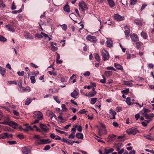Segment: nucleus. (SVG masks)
Masks as SVG:
<instances>
[{
  "mask_svg": "<svg viewBox=\"0 0 154 154\" xmlns=\"http://www.w3.org/2000/svg\"><path fill=\"white\" fill-rule=\"evenodd\" d=\"M51 142V141L49 139H41L40 142H38V144L40 145L43 144H46L49 143Z\"/></svg>",
  "mask_w": 154,
  "mask_h": 154,
  "instance_id": "6e6552de",
  "label": "nucleus"
},
{
  "mask_svg": "<svg viewBox=\"0 0 154 154\" xmlns=\"http://www.w3.org/2000/svg\"><path fill=\"white\" fill-rule=\"evenodd\" d=\"M52 112L49 111V110H47L46 112V114L47 115V116H50V115H51V114L52 113Z\"/></svg>",
  "mask_w": 154,
  "mask_h": 154,
  "instance_id": "0e129e2a",
  "label": "nucleus"
},
{
  "mask_svg": "<svg viewBox=\"0 0 154 154\" xmlns=\"http://www.w3.org/2000/svg\"><path fill=\"white\" fill-rule=\"evenodd\" d=\"M101 126L103 128H100L98 127V134L100 136H101L103 134H106L107 133V131L106 129V126L104 124H102Z\"/></svg>",
  "mask_w": 154,
  "mask_h": 154,
  "instance_id": "20e7f679",
  "label": "nucleus"
},
{
  "mask_svg": "<svg viewBox=\"0 0 154 154\" xmlns=\"http://www.w3.org/2000/svg\"><path fill=\"white\" fill-rule=\"evenodd\" d=\"M83 75L85 76H88L90 75V73L89 71H86L83 74Z\"/></svg>",
  "mask_w": 154,
  "mask_h": 154,
  "instance_id": "bf43d9fd",
  "label": "nucleus"
},
{
  "mask_svg": "<svg viewBox=\"0 0 154 154\" xmlns=\"http://www.w3.org/2000/svg\"><path fill=\"white\" fill-rule=\"evenodd\" d=\"M109 113L110 114H111L112 116L116 115V112L113 110L112 109H111L109 110Z\"/></svg>",
  "mask_w": 154,
  "mask_h": 154,
  "instance_id": "79ce46f5",
  "label": "nucleus"
},
{
  "mask_svg": "<svg viewBox=\"0 0 154 154\" xmlns=\"http://www.w3.org/2000/svg\"><path fill=\"white\" fill-rule=\"evenodd\" d=\"M17 73L19 76H22L24 75V71H22L21 72H18Z\"/></svg>",
  "mask_w": 154,
  "mask_h": 154,
  "instance_id": "a18cd8bd",
  "label": "nucleus"
},
{
  "mask_svg": "<svg viewBox=\"0 0 154 154\" xmlns=\"http://www.w3.org/2000/svg\"><path fill=\"white\" fill-rule=\"evenodd\" d=\"M97 100V98H93L91 99V100L90 103L91 104H94Z\"/></svg>",
  "mask_w": 154,
  "mask_h": 154,
  "instance_id": "e433bc0d",
  "label": "nucleus"
},
{
  "mask_svg": "<svg viewBox=\"0 0 154 154\" xmlns=\"http://www.w3.org/2000/svg\"><path fill=\"white\" fill-rule=\"evenodd\" d=\"M116 135L114 134H111L109 135L107 138V141L109 142H112L113 141V138L116 137Z\"/></svg>",
  "mask_w": 154,
  "mask_h": 154,
  "instance_id": "f3484780",
  "label": "nucleus"
},
{
  "mask_svg": "<svg viewBox=\"0 0 154 154\" xmlns=\"http://www.w3.org/2000/svg\"><path fill=\"white\" fill-rule=\"evenodd\" d=\"M51 147L49 145H47L45 146L44 148V150H48L50 149Z\"/></svg>",
  "mask_w": 154,
  "mask_h": 154,
  "instance_id": "774afa93",
  "label": "nucleus"
},
{
  "mask_svg": "<svg viewBox=\"0 0 154 154\" xmlns=\"http://www.w3.org/2000/svg\"><path fill=\"white\" fill-rule=\"evenodd\" d=\"M130 37L132 41L135 42L139 41V39L137 35L135 34H131Z\"/></svg>",
  "mask_w": 154,
  "mask_h": 154,
  "instance_id": "1a4fd4ad",
  "label": "nucleus"
},
{
  "mask_svg": "<svg viewBox=\"0 0 154 154\" xmlns=\"http://www.w3.org/2000/svg\"><path fill=\"white\" fill-rule=\"evenodd\" d=\"M114 66L117 69L120 70H123V68L122 67L121 65L119 64L115 63H114Z\"/></svg>",
  "mask_w": 154,
  "mask_h": 154,
  "instance_id": "4be33fe9",
  "label": "nucleus"
},
{
  "mask_svg": "<svg viewBox=\"0 0 154 154\" xmlns=\"http://www.w3.org/2000/svg\"><path fill=\"white\" fill-rule=\"evenodd\" d=\"M84 3V2L82 1L79 3V10L81 11H83V9Z\"/></svg>",
  "mask_w": 154,
  "mask_h": 154,
  "instance_id": "aec40b11",
  "label": "nucleus"
},
{
  "mask_svg": "<svg viewBox=\"0 0 154 154\" xmlns=\"http://www.w3.org/2000/svg\"><path fill=\"white\" fill-rule=\"evenodd\" d=\"M95 59L98 61L99 62L100 60V56L97 54H95Z\"/></svg>",
  "mask_w": 154,
  "mask_h": 154,
  "instance_id": "58836bf2",
  "label": "nucleus"
},
{
  "mask_svg": "<svg viewBox=\"0 0 154 154\" xmlns=\"http://www.w3.org/2000/svg\"><path fill=\"white\" fill-rule=\"evenodd\" d=\"M25 38H30L31 39H33V37L29 33H27L25 35Z\"/></svg>",
  "mask_w": 154,
  "mask_h": 154,
  "instance_id": "72a5a7b5",
  "label": "nucleus"
},
{
  "mask_svg": "<svg viewBox=\"0 0 154 154\" xmlns=\"http://www.w3.org/2000/svg\"><path fill=\"white\" fill-rule=\"evenodd\" d=\"M141 35L144 39H146L147 37V35L146 33L144 32H142L141 33Z\"/></svg>",
  "mask_w": 154,
  "mask_h": 154,
  "instance_id": "473e14b6",
  "label": "nucleus"
},
{
  "mask_svg": "<svg viewBox=\"0 0 154 154\" xmlns=\"http://www.w3.org/2000/svg\"><path fill=\"white\" fill-rule=\"evenodd\" d=\"M26 127L25 128H22L21 130H23L24 132H27L29 131H33V128L29 125L28 124H26L23 125Z\"/></svg>",
  "mask_w": 154,
  "mask_h": 154,
  "instance_id": "0eeeda50",
  "label": "nucleus"
},
{
  "mask_svg": "<svg viewBox=\"0 0 154 154\" xmlns=\"http://www.w3.org/2000/svg\"><path fill=\"white\" fill-rule=\"evenodd\" d=\"M8 136L7 133H4L0 134V139H5Z\"/></svg>",
  "mask_w": 154,
  "mask_h": 154,
  "instance_id": "5701e85b",
  "label": "nucleus"
},
{
  "mask_svg": "<svg viewBox=\"0 0 154 154\" xmlns=\"http://www.w3.org/2000/svg\"><path fill=\"white\" fill-rule=\"evenodd\" d=\"M102 76L103 78V79H101L100 80V82L103 83H105L106 82V79L105 78L104 76L103 75H102Z\"/></svg>",
  "mask_w": 154,
  "mask_h": 154,
  "instance_id": "49530a36",
  "label": "nucleus"
},
{
  "mask_svg": "<svg viewBox=\"0 0 154 154\" xmlns=\"http://www.w3.org/2000/svg\"><path fill=\"white\" fill-rule=\"evenodd\" d=\"M41 136L37 135H34V138L37 139V141H38V142H40L41 139Z\"/></svg>",
  "mask_w": 154,
  "mask_h": 154,
  "instance_id": "7c9ffc66",
  "label": "nucleus"
},
{
  "mask_svg": "<svg viewBox=\"0 0 154 154\" xmlns=\"http://www.w3.org/2000/svg\"><path fill=\"white\" fill-rule=\"evenodd\" d=\"M33 116L34 119L37 118L39 120H41L43 118L42 112L40 111H36L34 112Z\"/></svg>",
  "mask_w": 154,
  "mask_h": 154,
  "instance_id": "7ed1b4c3",
  "label": "nucleus"
},
{
  "mask_svg": "<svg viewBox=\"0 0 154 154\" xmlns=\"http://www.w3.org/2000/svg\"><path fill=\"white\" fill-rule=\"evenodd\" d=\"M13 112L14 114L16 116H19V113L16 110H13Z\"/></svg>",
  "mask_w": 154,
  "mask_h": 154,
  "instance_id": "338daca9",
  "label": "nucleus"
},
{
  "mask_svg": "<svg viewBox=\"0 0 154 154\" xmlns=\"http://www.w3.org/2000/svg\"><path fill=\"white\" fill-rule=\"evenodd\" d=\"M50 117L51 119H53V117L55 119H56V118H57L56 116L53 113V112H52V113L51 114V115H50Z\"/></svg>",
  "mask_w": 154,
  "mask_h": 154,
  "instance_id": "052dcab7",
  "label": "nucleus"
},
{
  "mask_svg": "<svg viewBox=\"0 0 154 154\" xmlns=\"http://www.w3.org/2000/svg\"><path fill=\"white\" fill-rule=\"evenodd\" d=\"M0 124L7 125L11 127L14 126V128H16V127L18 126V124L14 122L11 121L9 117L5 119L4 122H0Z\"/></svg>",
  "mask_w": 154,
  "mask_h": 154,
  "instance_id": "f257e3e1",
  "label": "nucleus"
},
{
  "mask_svg": "<svg viewBox=\"0 0 154 154\" xmlns=\"http://www.w3.org/2000/svg\"><path fill=\"white\" fill-rule=\"evenodd\" d=\"M114 18L115 20L120 21L124 19V17L119 15L118 14H116L114 16Z\"/></svg>",
  "mask_w": 154,
  "mask_h": 154,
  "instance_id": "f8f14e48",
  "label": "nucleus"
},
{
  "mask_svg": "<svg viewBox=\"0 0 154 154\" xmlns=\"http://www.w3.org/2000/svg\"><path fill=\"white\" fill-rule=\"evenodd\" d=\"M30 80L32 83H34L35 82V76H31L30 77Z\"/></svg>",
  "mask_w": 154,
  "mask_h": 154,
  "instance_id": "ea45409f",
  "label": "nucleus"
},
{
  "mask_svg": "<svg viewBox=\"0 0 154 154\" xmlns=\"http://www.w3.org/2000/svg\"><path fill=\"white\" fill-rule=\"evenodd\" d=\"M106 69L107 70H112L113 71H116V69L114 68L112 66H108L106 68Z\"/></svg>",
  "mask_w": 154,
  "mask_h": 154,
  "instance_id": "13d9d810",
  "label": "nucleus"
},
{
  "mask_svg": "<svg viewBox=\"0 0 154 154\" xmlns=\"http://www.w3.org/2000/svg\"><path fill=\"white\" fill-rule=\"evenodd\" d=\"M6 39L2 35H0V41L4 42L6 41Z\"/></svg>",
  "mask_w": 154,
  "mask_h": 154,
  "instance_id": "c03bdc74",
  "label": "nucleus"
},
{
  "mask_svg": "<svg viewBox=\"0 0 154 154\" xmlns=\"http://www.w3.org/2000/svg\"><path fill=\"white\" fill-rule=\"evenodd\" d=\"M134 22L137 25H142L141 21L140 20H134Z\"/></svg>",
  "mask_w": 154,
  "mask_h": 154,
  "instance_id": "c85d7f7f",
  "label": "nucleus"
},
{
  "mask_svg": "<svg viewBox=\"0 0 154 154\" xmlns=\"http://www.w3.org/2000/svg\"><path fill=\"white\" fill-rule=\"evenodd\" d=\"M143 116L147 119H150L154 117V114L153 113L150 114H143Z\"/></svg>",
  "mask_w": 154,
  "mask_h": 154,
  "instance_id": "9b49d317",
  "label": "nucleus"
},
{
  "mask_svg": "<svg viewBox=\"0 0 154 154\" xmlns=\"http://www.w3.org/2000/svg\"><path fill=\"white\" fill-rule=\"evenodd\" d=\"M79 90L77 89H75L74 91L71 93V96L75 99H76L77 98V96L79 95Z\"/></svg>",
  "mask_w": 154,
  "mask_h": 154,
  "instance_id": "9d476101",
  "label": "nucleus"
},
{
  "mask_svg": "<svg viewBox=\"0 0 154 154\" xmlns=\"http://www.w3.org/2000/svg\"><path fill=\"white\" fill-rule=\"evenodd\" d=\"M22 81L20 79L19 81V83L18 85V87L19 89H21L22 88H24V87L22 86Z\"/></svg>",
  "mask_w": 154,
  "mask_h": 154,
  "instance_id": "cd10ccee",
  "label": "nucleus"
},
{
  "mask_svg": "<svg viewBox=\"0 0 154 154\" xmlns=\"http://www.w3.org/2000/svg\"><path fill=\"white\" fill-rule=\"evenodd\" d=\"M125 35H126V37H128L130 35V29L128 28V29L125 30Z\"/></svg>",
  "mask_w": 154,
  "mask_h": 154,
  "instance_id": "c9c22d12",
  "label": "nucleus"
},
{
  "mask_svg": "<svg viewBox=\"0 0 154 154\" xmlns=\"http://www.w3.org/2000/svg\"><path fill=\"white\" fill-rule=\"evenodd\" d=\"M40 127L45 132H47L49 128L45 125L41 124L40 125Z\"/></svg>",
  "mask_w": 154,
  "mask_h": 154,
  "instance_id": "ddd939ff",
  "label": "nucleus"
},
{
  "mask_svg": "<svg viewBox=\"0 0 154 154\" xmlns=\"http://www.w3.org/2000/svg\"><path fill=\"white\" fill-rule=\"evenodd\" d=\"M22 12V10L20 9L19 10L17 11H14L12 12V13L13 14H16L17 13H20Z\"/></svg>",
  "mask_w": 154,
  "mask_h": 154,
  "instance_id": "4d7b16f0",
  "label": "nucleus"
},
{
  "mask_svg": "<svg viewBox=\"0 0 154 154\" xmlns=\"http://www.w3.org/2000/svg\"><path fill=\"white\" fill-rule=\"evenodd\" d=\"M97 92L96 91L90 92L88 94H86L85 96L88 97H92L95 95Z\"/></svg>",
  "mask_w": 154,
  "mask_h": 154,
  "instance_id": "2eb2a0df",
  "label": "nucleus"
},
{
  "mask_svg": "<svg viewBox=\"0 0 154 154\" xmlns=\"http://www.w3.org/2000/svg\"><path fill=\"white\" fill-rule=\"evenodd\" d=\"M126 132L129 135L133 134L134 135L139 132V131L137 128L133 127L128 129L127 130Z\"/></svg>",
  "mask_w": 154,
  "mask_h": 154,
  "instance_id": "f03ea898",
  "label": "nucleus"
},
{
  "mask_svg": "<svg viewBox=\"0 0 154 154\" xmlns=\"http://www.w3.org/2000/svg\"><path fill=\"white\" fill-rule=\"evenodd\" d=\"M114 149L113 148H111L109 149H105V154H107L109 153L112 152Z\"/></svg>",
  "mask_w": 154,
  "mask_h": 154,
  "instance_id": "c756f323",
  "label": "nucleus"
},
{
  "mask_svg": "<svg viewBox=\"0 0 154 154\" xmlns=\"http://www.w3.org/2000/svg\"><path fill=\"white\" fill-rule=\"evenodd\" d=\"M8 143L10 145H14L17 143V142L15 141H8Z\"/></svg>",
  "mask_w": 154,
  "mask_h": 154,
  "instance_id": "3c124183",
  "label": "nucleus"
},
{
  "mask_svg": "<svg viewBox=\"0 0 154 154\" xmlns=\"http://www.w3.org/2000/svg\"><path fill=\"white\" fill-rule=\"evenodd\" d=\"M58 48L54 45H51V50L53 51H55L57 50Z\"/></svg>",
  "mask_w": 154,
  "mask_h": 154,
  "instance_id": "de8ad7c7",
  "label": "nucleus"
},
{
  "mask_svg": "<svg viewBox=\"0 0 154 154\" xmlns=\"http://www.w3.org/2000/svg\"><path fill=\"white\" fill-rule=\"evenodd\" d=\"M60 25L61 26L62 28L65 31L66 30L67 28V26L65 24H63L62 25Z\"/></svg>",
  "mask_w": 154,
  "mask_h": 154,
  "instance_id": "37998d69",
  "label": "nucleus"
},
{
  "mask_svg": "<svg viewBox=\"0 0 154 154\" xmlns=\"http://www.w3.org/2000/svg\"><path fill=\"white\" fill-rule=\"evenodd\" d=\"M76 136L79 139H82L83 138V135L82 133H77Z\"/></svg>",
  "mask_w": 154,
  "mask_h": 154,
  "instance_id": "393cba45",
  "label": "nucleus"
},
{
  "mask_svg": "<svg viewBox=\"0 0 154 154\" xmlns=\"http://www.w3.org/2000/svg\"><path fill=\"white\" fill-rule=\"evenodd\" d=\"M112 72L111 71H105L104 74L107 77H109L112 75Z\"/></svg>",
  "mask_w": 154,
  "mask_h": 154,
  "instance_id": "b1692460",
  "label": "nucleus"
},
{
  "mask_svg": "<svg viewBox=\"0 0 154 154\" xmlns=\"http://www.w3.org/2000/svg\"><path fill=\"white\" fill-rule=\"evenodd\" d=\"M124 84L128 85L129 86H131L132 85V84L130 82L126 81L125 82Z\"/></svg>",
  "mask_w": 154,
  "mask_h": 154,
  "instance_id": "09e8293b",
  "label": "nucleus"
},
{
  "mask_svg": "<svg viewBox=\"0 0 154 154\" xmlns=\"http://www.w3.org/2000/svg\"><path fill=\"white\" fill-rule=\"evenodd\" d=\"M55 130L57 131V132H58V133H59L61 134H65V135H66L67 134L66 132L64 131H61L60 130H59L57 128L55 129Z\"/></svg>",
  "mask_w": 154,
  "mask_h": 154,
  "instance_id": "4c0bfd02",
  "label": "nucleus"
},
{
  "mask_svg": "<svg viewBox=\"0 0 154 154\" xmlns=\"http://www.w3.org/2000/svg\"><path fill=\"white\" fill-rule=\"evenodd\" d=\"M151 112V111L146 108L143 109L142 110V114L143 115V114H148V113L150 112Z\"/></svg>",
  "mask_w": 154,
  "mask_h": 154,
  "instance_id": "a878e982",
  "label": "nucleus"
},
{
  "mask_svg": "<svg viewBox=\"0 0 154 154\" xmlns=\"http://www.w3.org/2000/svg\"><path fill=\"white\" fill-rule=\"evenodd\" d=\"M31 149L30 147L24 146L22 148V152L24 154H27L30 152Z\"/></svg>",
  "mask_w": 154,
  "mask_h": 154,
  "instance_id": "423d86ee",
  "label": "nucleus"
},
{
  "mask_svg": "<svg viewBox=\"0 0 154 154\" xmlns=\"http://www.w3.org/2000/svg\"><path fill=\"white\" fill-rule=\"evenodd\" d=\"M88 9V8L87 5L84 3V6H83V11H85V10H87Z\"/></svg>",
  "mask_w": 154,
  "mask_h": 154,
  "instance_id": "5fc2aeb1",
  "label": "nucleus"
},
{
  "mask_svg": "<svg viewBox=\"0 0 154 154\" xmlns=\"http://www.w3.org/2000/svg\"><path fill=\"white\" fill-rule=\"evenodd\" d=\"M23 90L26 92H29L31 91L30 88L29 87H27L26 88H22Z\"/></svg>",
  "mask_w": 154,
  "mask_h": 154,
  "instance_id": "a19ab883",
  "label": "nucleus"
},
{
  "mask_svg": "<svg viewBox=\"0 0 154 154\" xmlns=\"http://www.w3.org/2000/svg\"><path fill=\"white\" fill-rule=\"evenodd\" d=\"M62 110L63 111L66 112V108L65 104H63L62 105Z\"/></svg>",
  "mask_w": 154,
  "mask_h": 154,
  "instance_id": "6e6d98bb",
  "label": "nucleus"
},
{
  "mask_svg": "<svg viewBox=\"0 0 154 154\" xmlns=\"http://www.w3.org/2000/svg\"><path fill=\"white\" fill-rule=\"evenodd\" d=\"M32 101V100L30 98H28L25 100V105H29Z\"/></svg>",
  "mask_w": 154,
  "mask_h": 154,
  "instance_id": "bb28decb",
  "label": "nucleus"
},
{
  "mask_svg": "<svg viewBox=\"0 0 154 154\" xmlns=\"http://www.w3.org/2000/svg\"><path fill=\"white\" fill-rule=\"evenodd\" d=\"M54 98L57 103H60V100L58 99L57 96H54Z\"/></svg>",
  "mask_w": 154,
  "mask_h": 154,
  "instance_id": "8fccbe9b",
  "label": "nucleus"
},
{
  "mask_svg": "<svg viewBox=\"0 0 154 154\" xmlns=\"http://www.w3.org/2000/svg\"><path fill=\"white\" fill-rule=\"evenodd\" d=\"M86 38L87 40H89L92 42H94L96 40V38L94 36H91V35H88Z\"/></svg>",
  "mask_w": 154,
  "mask_h": 154,
  "instance_id": "4468645a",
  "label": "nucleus"
},
{
  "mask_svg": "<svg viewBox=\"0 0 154 154\" xmlns=\"http://www.w3.org/2000/svg\"><path fill=\"white\" fill-rule=\"evenodd\" d=\"M137 2V0H131L130 4L131 5H133Z\"/></svg>",
  "mask_w": 154,
  "mask_h": 154,
  "instance_id": "680f3d73",
  "label": "nucleus"
},
{
  "mask_svg": "<svg viewBox=\"0 0 154 154\" xmlns=\"http://www.w3.org/2000/svg\"><path fill=\"white\" fill-rule=\"evenodd\" d=\"M75 128H77V129L78 131H79V132L82 131V127L81 126H78L76 125L75 127Z\"/></svg>",
  "mask_w": 154,
  "mask_h": 154,
  "instance_id": "603ef678",
  "label": "nucleus"
},
{
  "mask_svg": "<svg viewBox=\"0 0 154 154\" xmlns=\"http://www.w3.org/2000/svg\"><path fill=\"white\" fill-rule=\"evenodd\" d=\"M9 84H15L17 85V82L14 81H10L8 82Z\"/></svg>",
  "mask_w": 154,
  "mask_h": 154,
  "instance_id": "e2e57ef3",
  "label": "nucleus"
},
{
  "mask_svg": "<svg viewBox=\"0 0 154 154\" xmlns=\"http://www.w3.org/2000/svg\"><path fill=\"white\" fill-rule=\"evenodd\" d=\"M136 45L137 48L138 49L143 45V44L140 42H137Z\"/></svg>",
  "mask_w": 154,
  "mask_h": 154,
  "instance_id": "f704fd0d",
  "label": "nucleus"
},
{
  "mask_svg": "<svg viewBox=\"0 0 154 154\" xmlns=\"http://www.w3.org/2000/svg\"><path fill=\"white\" fill-rule=\"evenodd\" d=\"M107 1L109 6L110 8H113L115 5V4L113 0H107Z\"/></svg>",
  "mask_w": 154,
  "mask_h": 154,
  "instance_id": "dca6fc26",
  "label": "nucleus"
},
{
  "mask_svg": "<svg viewBox=\"0 0 154 154\" xmlns=\"http://www.w3.org/2000/svg\"><path fill=\"white\" fill-rule=\"evenodd\" d=\"M107 41L106 42L107 46L108 47L111 48L112 46V41L111 39L107 38Z\"/></svg>",
  "mask_w": 154,
  "mask_h": 154,
  "instance_id": "a211bd4d",
  "label": "nucleus"
},
{
  "mask_svg": "<svg viewBox=\"0 0 154 154\" xmlns=\"http://www.w3.org/2000/svg\"><path fill=\"white\" fill-rule=\"evenodd\" d=\"M125 102L126 103L129 105H131L132 104V103L131 102V99L129 97H128L126 98Z\"/></svg>",
  "mask_w": 154,
  "mask_h": 154,
  "instance_id": "2f4dec72",
  "label": "nucleus"
},
{
  "mask_svg": "<svg viewBox=\"0 0 154 154\" xmlns=\"http://www.w3.org/2000/svg\"><path fill=\"white\" fill-rule=\"evenodd\" d=\"M102 56L104 61L108 60L109 57V53L106 50H104L102 51Z\"/></svg>",
  "mask_w": 154,
  "mask_h": 154,
  "instance_id": "39448f33",
  "label": "nucleus"
},
{
  "mask_svg": "<svg viewBox=\"0 0 154 154\" xmlns=\"http://www.w3.org/2000/svg\"><path fill=\"white\" fill-rule=\"evenodd\" d=\"M5 27L8 31L10 32H14L15 31L14 28L10 24L6 25Z\"/></svg>",
  "mask_w": 154,
  "mask_h": 154,
  "instance_id": "412c9836",
  "label": "nucleus"
},
{
  "mask_svg": "<svg viewBox=\"0 0 154 154\" xmlns=\"http://www.w3.org/2000/svg\"><path fill=\"white\" fill-rule=\"evenodd\" d=\"M0 73L3 76H5L6 70L4 68L0 66Z\"/></svg>",
  "mask_w": 154,
  "mask_h": 154,
  "instance_id": "6ab92c4d",
  "label": "nucleus"
},
{
  "mask_svg": "<svg viewBox=\"0 0 154 154\" xmlns=\"http://www.w3.org/2000/svg\"><path fill=\"white\" fill-rule=\"evenodd\" d=\"M123 93H124L125 94H127L129 92V89H126L125 90H123L122 91Z\"/></svg>",
  "mask_w": 154,
  "mask_h": 154,
  "instance_id": "864d4df0",
  "label": "nucleus"
},
{
  "mask_svg": "<svg viewBox=\"0 0 154 154\" xmlns=\"http://www.w3.org/2000/svg\"><path fill=\"white\" fill-rule=\"evenodd\" d=\"M17 137L21 140H22L24 138L23 135L21 134H19L17 135Z\"/></svg>",
  "mask_w": 154,
  "mask_h": 154,
  "instance_id": "69168bd1",
  "label": "nucleus"
}]
</instances>
